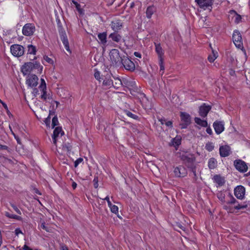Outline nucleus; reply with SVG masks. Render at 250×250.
Segmentation results:
<instances>
[{
  "mask_svg": "<svg viewBox=\"0 0 250 250\" xmlns=\"http://www.w3.org/2000/svg\"><path fill=\"white\" fill-rule=\"evenodd\" d=\"M174 173L176 177H184L187 176L188 172L184 167L179 166L175 168Z\"/></svg>",
  "mask_w": 250,
  "mask_h": 250,
  "instance_id": "9d476101",
  "label": "nucleus"
},
{
  "mask_svg": "<svg viewBox=\"0 0 250 250\" xmlns=\"http://www.w3.org/2000/svg\"><path fill=\"white\" fill-rule=\"evenodd\" d=\"M230 148L228 146H223L220 147V155L222 157L228 156L230 154Z\"/></svg>",
  "mask_w": 250,
  "mask_h": 250,
  "instance_id": "6ab92c4d",
  "label": "nucleus"
},
{
  "mask_svg": "<svg viewBox=\"0 0 250 250\" xmlns=\"http://www.w3.org/2000/svg\"><path fill=\"white\" fill-rule=\"evenodd\" d=\"M230 13L231 14H233L235 17L234 21L236 23H239L241 20V17L240 15H238L235 11L231 10L230 11Z\"/></svg>",
  "mask_w": 250,
  "mask_h": 250,
  "instance_id": "f704fd0d",
  "label": "nucleus"
},
{
  "mask_svg": "<svg viewBox=\"0 0 250 250\" xmlns=\"http://www.w3.org/2000/svg\"><path fill=\"white\" fill-rule=\"evenodd\" d=\"M41 67V70H42V67L40 66V64L39 62H36L35 63H34V68L33 69H39Z\"/></svg>",
  "mask_w": 250,
  "mask_h": 250,
  "instance_id": "603ef678",
  "label": "nucleus"
},
{
  "mask_svg": "<svg viewBox=\"0 0 250 250\" xmlns=\"http://www.w3.org/2000/svg\"><path fill=\"white\" fill-rule=\"evenodd\" d=\"M23 250H33L32 249H31L30 247L27 246L26 245H24L23 247Z\"/></svg>",
  "mask_w": 250,
  "mask_h": 250,
  "instance_id": "774afa93",
  "label": "nucleus"
},
{
  "mask_svg": "<svg viewBox=\"0 0 250 250\" xmlns=\"http://www.w3.org/2000/svg\"><path fill=\"white\" fill-rule=\"evenodd\" d=\"M205 147L207 150L209 151H211L214 149V146L211 143H207Z\"/></svg>",
  "mask_w": 250,
  "mask_h": 250,
  "instance_id": "a19ab883",
  "label": "nucleus"
},
{
  "mask_svg": "<svg viewBox=\"0 0 250 250\" xmlns=\"http://www.w3.org/2000/svg\"><path fill=\"white\" fill-rule=\"evenodd\" d=\"M59 134H61V136L64 135V132L62 131L61 127H56L53 131V133L52 136L53 142L55 145H56L57 138L59 137Z\"/></svg>",
  "mask_w": 250,
  "mask_h": 250,
  "instance_id": "ddd939ff",
  "label": "nucleus"
},
{
  "mask_svg": "<svg viewBox=\"0 0 250 250\" xmlns=\"http://www.w3.org/2000/svg\"><path fill=\"white\" fill-rule=\"evenodd\" d=\"M40 227L41 229L45 230L47 232H51V229L45 225V223L44 221H42L41 223Z\"/></svg>",
  "mask_w": 250,
  "mask_h": 250,
  "instance_id": "4c0bfd02",
  "label": "nucleus"
},
{
  "mask_svg": "<svg viewBox=\"0 0 250 250\" xmlns=\"http://www.w3.org/2000/svg\"><path fill=\"white\" fill-rule=\"evenodd\" d=\"M134 56H136V57H138V58H141V56H142V55H141V53H139V52H135L134 53Z\"/></svg>",
  "mask_w": 250,
  "mask_h": 250,
  "instance_id": "69168bd1",
  "label": "nucleus"
},
{
  "mask_svg": "<svg viewBox=\"0 0 250 250\" xmlns=\"http://www.w3.org/2000/svg\"><path fill=\"white\" fill-rule=\"evenodd\" d=\"M42 94L41 95V98L44 100H46L47 99V94L46 89L42 88Z\"/></svg>",
  "mask_w": 250,
  "mask_h": 250,
  "instance_id": "a18cd8bd",
  "label": "nucleus"
},
{
  "mask_svg": "<svg viewBox=\"0 0 250 250\" xmlns=\"http://www.w3.org/2000/svg\"><path fill=\"white\" fill-rule=\"evenodd\" d=\"M28 53L30 54H36L37 50L35 46L30 44L28 46Z\"/></svg>",
  "mask_w": 250,
  "mask_h": 250,
  "instance_id": "72a5a7b5",
  "label": "nucleus"
},
{
  "mask_svg": "<svg viewBox=\"0 0 250 250\" xmlns=\"http://www.w3.org/2000/svg\"><path fill=\"white\" fill-rule=\"evenodd\" d=\"M159 121H160L162 125L165 124L166 125L167 127H169L170 128L172 127V122L171 121H167V120L165 118H161L159 119Z\"/></svg>",
  "mask_w": 250,
  "mask_h": 250,
  "instance_id": "c756f323",
  "label": "nucleus"
},
{
  "mask_svg": "<svg viewBox=\"0 0 250 250\" xmlns=\"http://www.w3.org/2000/svg\"><path fill=\"white\" fill-rule=\"evenodd\" d=\"M194 121L197 124L201 125V126L207 127L208 126L207 122L205 120H201L199 118L195 117L194 118Z\"/></svg>",
  "mask_w": 250,
  "mask_h": 250,
  "instance_id": "a878e982",
  "label": "nucleus"
},
{
  "mask_svg": "<svg viewBox=\"0 0 250 250\" xmlns=\"http://www.w3.org/2000/svg\"><path fill=\"white\" fill-rule=\"evenodd\" d=\"M59 34L62 42H64L66 40H68L64 29H62L61 28V29H60Z\"/></svg>",
  "mask_w": 250,
  "mask_h": 250,
  "instance_id": "7c9ffc66",
  "label": "nucleus"
},
{
  "mask_svg": "<svg viewBox=\"0 0 250 250\" xmlns=\"http://www.w3.org/2000/svg\"><path fill=\"white\" fill-rule=\"evenodd\" d=\"M43 59L45 60L48 63L50 64H52L53 62V61L50 58H49L47 56H44L43 57Z\"/></svg>",
  "mask_w": 250,
  "mask_h": 250,
  "instance_id": "09e8293b",
  "label": "nucleus"
},
{
  "mask_svg": "<svg viewBox=\"0 0 250 250\" xmlns=\"http://www.w3.org/2000/svg\"><path fill=\"white\" fill-rule=\"evenodd\" d=\"M124 112L127 116L133 119L137 120L139 118L137 115L133 114L132 112L127 110H124Z\"/></svg>",
  "mask_w": 250,
  "mask_h": 250,
  "instance_id": "e433bc0d",
  "label": "nucleus"
},
{
  "mask_svg": "<svg viewBox=\"0 0 250 250\" xmlns=\"http://www.w3.org/2000/svg\"><path fill=\"white\" fill-rule=\"evenodd\" d=\"M172 143L174 146L178 147L181 144V137L180 136H177L172 139Z\"/></svg>",
  "mask_w": 250,
  "mask_h": 250,
  "instance_id": "c85d7f7f",
  "label": "nucleus"
},
{
  "mask_svg": "<svg viewBox=\"0 0 250 250\" xmlns=\"http://www.w3.org/2000/svg\"><path fill=\"white\" fill-rule=\"evenodd\" d=\"M103 199L105 200H106L107 201V204H108V206L109 207L112 205V204L111 203V202L109 200V197L108 196H107L105 198H104Z\"/></svg>",
  "mask_w": 250,
  "mask_h": 250,
  "instance_id": "6e6d98bb",
  "label": "nucleus"
},
{
  "mask_svg": "<svg viewBox=\"0 0 250 250\" xmlns=\"http://www.w3.org/2000/svg\"><path fill=\"white\" fill-rule=\"evenodd\" d=\"M57 25H58V27L59 33H60V29H61V28L62 29H64L62 27V25H61V22H60V21L59 20L58 21Z\"/></svg>",
  "mask_w": 250,
  "mask_h": 250,
  "instance_id": "bf43d9fd",
  "label": "nucleus"
},
{
  "mask_svg": "<svg viewBox=\"0 0 250 250\" xmlns=\"http://www.w3.org/2000/svg\"><path fill=\"white\" fill-rule=\"evenodd\" d=\"M188 168L193 173L194 178H196L197 175H196V165H194L192 166V167H190Z\"/></svg>",
  "mask_w": 250,
  "mask_h": 250,
  "instance_id": "79ce46f5",
  "label": "nucleus"
},
{
  "mask_svg": "<svg viewBox=\"0 0 250 250\" xmlns=\"http://www.w3.org/2000/svg\"><path fill=\"white\" fill-rule=\"evenodd\" d=\"M0 149L4 150H8V147L7 146L2 145L0 144Z\"/></svg>",
  "mask_w": 250,
  "mask_h": 250,
  "instance_id": "052dcab7",
  "label": "nucleus"
},
{
  "mask_svg": "<svg viewBox=\"0 0 250 250\" xmlns=\"http://www.w3.org/2000/svg\"><path fill=\"white\" fill-rule=\"evenodd\" d=\"M44 122L47 125H49L50 122V116H48V117H47L45 120Z\"/></svg>",
  "mask_w": 250,
  "mask_h": 250,
  "instance_id": "4d7b16f0",
  "label": "nucleus"
},
{
  "mask_svg": "<svg viewBox=\"0 0 250 250\" xmlns=\"http://www.w3.org/2000/svg\"><path fill=\"white\" fill-rule=\"evenodd\" d=\"M234 193L237 198L242 200L244 198L245 188L242 186H238L234 188Z\"/></svg>",
  "mask_w": 250,
  "mask_h": 250,
  "instance_id": "9b49d317",
  "label": "nucleus"
},
{
  "mask_svg": "<svg viewBox=\"0 0 250 250\" xmlns=\"http://www.w3.org/2000/svg\"><path fill=\"white\" fill-rule=\"evenodd\" d=\"M155 11V8L153 6H148L146 10V16L148 19L151 18L152 15Z\"/></svg>",
  "mask_w": 250,
  "mask_h": 250,
  "instance_id": "393cba45",
  "label": "nucleus"
},
{
  "mask_svg": "<svg viewBox=\"0 0 250 250\" xmlns=\"http://www.w3.org/2000/svg\"><path fill=\"white\" fill-rule=\"evenodd\" d=\"M109 39H111L113 41L119 42L122 39V36L118 33V32L114 31L111 33L108 37Z\"/></svg>",
  "mask_w": 250,
  "mask_h": 250,
  "instance_id": "412c9836",
  "label": "nucleus"
},
{
  "mask_svg": "<svg viewBox=\"0 0 250 250\" xmlns=\"http://www.w3.org/2000/svg\"><path fill=\"white\" fill-rule=\"evenodd\" d=\"M179 157L188 168L192 167L195 165V162L196 158L194 155L188 151L181 150L179 153Z\"/></svg>",
  "mask_w": 250,
  "mask_h": 250,
  "instance_id": "f257e3e1",
  "label": "nucleus"
},
{
  "mask_svg": "<svg viewBox=\"0 0 250 250\" xmlns=\"http://www.w3.org/2000/svg\"><path fill=\"white\" fill-rule=\"evenodd\" d=\"M214 181L218 184V186H222L225 183V180L224 177L221 176L220 175H215L213 178Z\"/></svg>",
  "mask_w": 250,
  "mask_h": 250,
  "instance_id": "4be33fe9",
  "label": "nucleus"
},
{
  "mask_svg": "<svg viewBox=\"0 0 250 250\" xmlns=\"http://www.w3.org/2000/svg\"><path fill=\"white\" fill-rule=\"evenodd\" d=\"M42 83L40 85V88L46 89V83L44 80L43 79H41Z\"/></svg>",
  "mask_w": 250,
  "mask_h": 250,
  "instance_id": "3c124183",
  "label": "nucleus"
},
{
  "mask_svg": "<svg viewBox=\"0 0 250 250\" xmlns=\"http://www.w3.org/2000/svg\"><path fill=\"white\" fill-rule=\"evenodd\" d=\"M110 25L113 30L116 32H118L122 28L123 22L121 20H117L111 21Z\"/></svg>",
  "mask_w": 250,
  "mask_h": 250,
  "instance_id": "f3484780",
  "label": "nucleus"
},
{
  "mask_svg": "<svg viewBox=\"0 0 250 250\" xmlns=\"http://www.w3.org/2000/svg\"><path fill=\"white\" fill-rule=\"evenodd\" d=\"M234 165L236 169L240 172H245L248 170L246 163L242 160L238 159L234 161Z\"/></svg>",
  "mask_w": 250,
  "mask_h": 250,
  "instance_id": "6e6552de",
  "label": "nucleus"
},
{
  "mask_svg": "<svg viewBox=\"0 0 250 250\" xmlns=\"http://www.w3.org/2000/svg\"><path fill=\"white\" fill-rule=\"evenodd\" d=\"M35 31V27L32 23H26L22 28V33L26 36H30L33 34Z\"/></svg>",
  "mask_w": 250,
  "mask_h": 250,
  "instance_id": "1a4fd4ad",
  "label": "nucleus"
},
{
  "mask_svg": "<svg viewBox=\"0 0 250 250\" xmlns=\"http://www.w3.org/2000/svg\"><path fill=\"white\" fill-rule=\"evenodd\" d=\"M159 63L160 67V73L161 75L164 73L165 66L164 64V59H159Z\"/></svg>",
  "mask_w": 250,
  "mask_h": 250,
  "instance_id": "c9c22d12",
  "label": "nucleus"
},
{
  "mask_svg": "<svg viewBox=\"0 0 250 250\" xmlns=\"http://www.w3.org/2000/svg\"><path fill=\"white\" fill-rule=\"evenodd\" d=\"M180 118L182 123L180 124L181 128H186L191 123V117L189 114L181 112Z\"/></svg>",
  "mask_w": 250,
  "mask_h": 250,
  "instance_id": "39448f33",
  "label": "nucleus"
},
{
  "mask_svg": "<svg viewBox=\"0 0 250 250\" xmlns=\"http://www.w3.org/2000/svg\"><path fill=\"white\" fill-rule=\"evenodd\" d=\"M113 84V80L109 79H105L103 82V85L107 86V87H111L112 86V84Z\"/></svg>",
  "mask_w": 250,
  "mask_h": 250,
  "instance_id": "473e14b6",
  "label": "nucleus"
},
{
  "mask_svg": "<svg viewBox=\"0 0 250 250\" xmlns=\"http://www.w3.org/2000/svg\"><path fill=\"white\" fill-rule=\"evenodd\" d=\"M81 6L79 3L77 4V5H76V8L77 10H78V11L80 14H82L83 13V9L81 8Z\"/></svg>",
  "mask_w": 250,
  "mask_h": 250,
  "instance_id": "5fc2aeb1",
  "label": "nucleus"
},
{
  "mask_svg": "<svg viewBox=\"0 0 250 250\" xmlns=\"http://www.w3.org/2000/svg\"><path fill=\"white\" fill-rule=\"evenodd\" d=\"M11 52L15 57H21L24 52V48L19 44H13L10 47Z\"/></svg>",
  "mask_w": 250,
  "mask_h": 250,
  "instance_id": "20e7f679",
  "label": "nucleus"
},
{
  "mask_svg": "<svg viewBox=\"0 0 250 250\" xmlns=\"http://www.w3.org/2000/svg\"><path fill=\"white\" fill-rule=\"evenodd\" d=\"M38 78L35 75H31L26 80L27 84L30 87H35L38 84Z\"/></svg>",
  "mask_w": 250,
  "mask_h": 250,
  "instance_id": "a211bd4d",
  "label": "nucleus"
},
{
  "mask_svg": "<svg viewBox=\"0 0 250 250\" xmlns=\"http://www.w3.org/2000/svg\"><path fill=\"white\" fill-rule=\"evenodd\" d=\"M34 68V63L28 62L25 63L21 67V72L25 75L30 73Z\"/></svg>",
  "mask_w": 250,
  "mask_h": 250,
  "instance_id": "4468645a",
  "label": "nucleus"
},
{
  "mask_svg": "<svg viewBox=\"0 0 250 250\" xmlns=\"http://www.w3.org/2000/svg\"><path fill=\"white\" fill-rule=\"evenodd\" d=\"M122 85V82L118 78H114V81H113V84L112 86L116 89H118Z\"/></svg>",
  "mask_w": 250,
  "mask_h": 250,
  "instance_id": "cd10ccee",
  "label": "nucleus"
},
{
  "mask_svg": "<svg viewBox=\"0 0 250 250\" xmlns=\"http://www.w3.org/2000/svg\"><path fill=\"white\" fill-rule=\"evenodd\" d=\"M5 215L6 217H7L9 218L15 219H16L17 220H20V221L22 220V218L21 216L15 215V214H10L8 212H5Z\"/></svg>",
  "mask_w": 250,
  "mask_h": 250,
  "instance_id": "2f4dec72",
  "label": "nucleus"
},
{
  "mask_svg": "<svg viewBox=\"0 0 250 250\" xmlns=\"http://www.w3.org/2000/svg\"><path fill=\"white\" fill-rule=\"evenodd\" d=\"M155 51L158 54L159 59H163V56L164 54V51L160 43H155Z\"/></svg>",
  "mask_w": 250,
  "mask_h": 250,
  "instance_id": "aec40b11",
  "label": "nucleus"
},
{
  "mask_svg": "<svg viewBox=\"0 0 250 250\" xmlns=\"http://www.w3.org/2000/svg\"><path fill=\"white\" fill-rule=\"evenodd\" d=\"M94 183V187L95 188H97L98 187V178L97 176H95L93 181Z\"/></svg>",
  "mask_w": 250,
  "mask_h": 250,
  "instance_id": "49530a36",
  "label": "nucleus"
},
{
  "mask_svg": "<svg viewBox=\"0 0 250 250\" xmlns=\"http://www.w3.org/2000/svg\"><path fill=\"white\" fill-rule=\"evenodd\" d=\"M106 36L107 34L106 32L100 33L98 34V38L100 43L104 45H105L107 42Z\"/></svg>",
  "mask_w": 250,
  "mask_h": 250,
  "instance_id": "5701e85b",
  "label": "nucleus"
},
{
  "mask_svg": "<svg viewBox=\"0 0 250 250\" xmlns=\"http://www.w3.org/2000/svg\"><path fill=\"white\" fill-rule=\"evenodd\" d=\"M213 127L216 134H219L224 130V124L223 122L215 121L213 123Z\"/></svg>",
  "mask_w": 250,
  "mask_h": 250,
  "instance_id": "2eb2a0df",
  "label": "nucleus"
},
{
  "mask_svg": "<svg viewBox=\"0 0 250 250\" xmlns=\"http://www.w3.org/2000/svg\"><path fill=\"white\" fill-rule=\"evenodd\" d=\"M14 137L15 139L16 140L17 143L19 144H21V140H20V138L16 134H14Z\"/></svg>",
  "mask_w": 250,
  "mask_h": 250,
  "instance_id": "13d9d810",
  "label": "nucleus"
},
{
  "mask_svg": "<svg viewBox=\"0 0 250 250\" xmlns=\"http://www.w3.org/2000/svg\"><path fill=\"white\" fill-rule=\"evenodd\" d=\"M215 58H216V57H215L214 55L213 56L210 55L208 57V60L210 62H214Z\"/></svg>",
  "mask_w": 250,
  "mask_h": 250,
  "instance_id": "864d4df0",
  "label": "nucleus"
},
{
  "mask_svg": "<svg viewBox=\"0 0 250 250\" xmlns=\"http://www.w3.org/2000/svg\"><path fill=\"white\" fill-rule=\"evenodd\" d=\"M109 208H110V210L112 213H114L116 214L118 213L119 208L117 206L112 205L111 206L109 207Z\"/></svg>",
  "mask_w": 250,
  "mask_h": 250,
  "instance_id": "58836bf2",
  "label": "nucleus"
},
{
  "mask_svg": "<svg viewBox=\"0 0 250 250\" xmlns=\"http://www.w3.org/2000/svg\"><path fill=\"white\" fill-rule=\"evenodd\" d=\"M3 159L7 160L9 161H11V160L10 159L6 158L5 157L3 156L2 155H0V162H1L2 161H3Z\"/></svg>",
  "mask_w": 250,
  "mask_h": 250,
  "instance_id": "680f3d73",
  "label": "nucleus"
},
{
  "mask_svg": "<svg viewBox=\"0 0 250 250\" xmlns=\"http://www.w3.org/2000/svg\"><path fill=\"white\" fill-rule=\"evenodd\" d=\"M211 108V106L203 104L199 107V113L200 116L204 118L206 117Z\"/></svg>",
  "mask_w": 250,
  "mask_h": 250,
  "instance_id": "f8f14e48",
  "label": "nucleus"
},
{
  "mask_svg": "<svg viewBox=\"0 0 250 250\" xmlns=\"http://www.w3.org/2000/svg\"><path fill=\"white\" fill-rule=\"evenodd\" d=\"M232 40L237 48L244 50L245 52V50L244 49L242 38L241 33L238 30H235L233 31L232 34Z\"/></svg>",
  "mask_w": 250,
  "mask_h": 250,
  "instance_id": "7ed1b4c3",
  "label": "nucleus"
},
{
  "mask_svg": "<svg viewBox=\"0 0 250 250\" xmlns=\"http://www.w3.org/2000/svg\"><path fill=\"white\" fill-rule=\"evenodd\" d=\"M38 90L37 88H35L33 89V94L35 96H36L38 94Z\"/></svg>",
  "mask_w": 250,
  "mask_h": 250,
  "instance_id": "e2e57ef3",
  "label": "nucleus"
},
{
  "mask_svg": "<svg viewBox=\"0 0 250 250\" xmlns=\"http://www.w3.org/2000/svg\"><path fill=\"white\" fill-rule=\"evenodd\" d=\"M121 62L126 70L130 71L135 70V66L134 62L127 57L124 56L121 60Z\"/></svg>",
  "mask_w": 250,
  "mask_h": 250,
  "instance_id": "423d86ee",
  "label": "nucleus"
},
{
  "mask_svg": "<svg viewBox=\"0 0 250 250\" xmlns=\"http://www.w3.org/2000/svg\"><path fill=\"white\" fill-rule=\"evenodd\" d=\"M225 203L227 204L234 205V208L237 210L244 209L248 207V204L246 202H244L243 204H239L229 192L227 193Z\"/></svg>",
  "mask_w": 250,
  "mask_h": 250,
  "instance_id": "f03ea898",
  "label": "nucleus"
},
{
  "mask_svg": "<svg viewBox=\"0 0 250 250\" xmlns=\"http://www.w3.org/2000/svg\"><path fill=\"white\" fill-rule=\"evenodd\" d=\"M200 8L206 9L211 7L212 4V0H195Z\"/></svg>",
  "mask_w": 250,
  "mask_h": 250,
  "instance_id": "dca6fc26",
  "label": "nucleus"
},
{
  "mask_svg": "<svg viewBox=\"0 0 250 250\" xmlns=\"http://www.w3.org/2000/svg\"><path fill=\"white\" fill-rule=\"evenodd\" d=\"M10 205L14 209V210L18 214H20V215L21 214V211L20 210V209L17 208V207L16 205H15L14 204H13L12 203H10Z\"/></svg>",
  "mask_w": 250,
  "mask_h": 250,
  "instance_id": "c03bdc74",
  "label": "nucleus"
},
{
  "mask_svg": "<svg viewBox=\"0 0 250 250\" xmlns=\"http://www.w3.org/2000/svg\"><path fill=\"white\" fill-rule=\"evenodd\" d=\"M83 161V159L82 158H78L76 161L74 162V166L75 167H77L78 165L81 163Z\"/></svg>",
  "mask_w": 250,
  "mask_h": 250,
  "instance_id": "8fccbe9b",
  "label": "nucleus"
},
{
  "mask_svg": "<svg viewBox=\"0 0 250 250\" xmlns=\"http://www.w3.org/2000/svg\"><path fill=\"white\" fill-rule=\"evenodd\" d=\"M59 124L58 118L57 116H54L52 120V127L54 128L55 126Z\"/></svg>",
  "mask_w": 250,
  "mask_h": 250,
  "instance_id": "ea45409f",
  "label": "nucleus"
},
{
  "mask_svg": "<svg viewBox=\"0 0 250 250\" xmlns=\"http://www.w3.org/2000/svg\"><path fill=\"white\" fill-rule=\"evenodd\" d=\"M94 77L96 80L99 81H100V72L98 71L97 69H95Z\"/></svg>",
  "mask_w": 250,
  "mask_h": 250,
  "instance_id": "37998d69",
  "label": "nucleus"
},
{
  "mask_svg": "<svg viewBox=\"0 0 250 250\" xmlns=\"http://www.w3.org/2000/svg\"><path fill=\"white\" fill-rule=\"evenodd\" d=\"M110 60L113 64H117L121 62L123 57H120L119 51L118 49H112L109 53Z\"/></svg>",
  "mask_w": 250,
  "mask_h": 250,
  "instance_id": "0eeeda50",
  "label": "nucleus"
},
{
  "mask_svg": "<svg viewBox=\"0 0 250 250\" xmlns=\"http://www.w3.org/2000/svg\"><path fill=\"white\" fill-rule=\"evenodd\" d=\"M64 47H65V48L66 49V50L68 51H70V48H69V42H68V40H66L65 41H64V42H62Z\"/></svg>",
  "mask_w": 250,
  "mask_h": 250,
  "instance_id": "de8ad7c7",
  "label": "nucleus"
},
{
  "mask_svg": "<svg viewBox=\"0 0 250 250\" xmlns=\"http://www.w3.org/2000/svg\"><path fill=\"white\" fill-rule=\"evenodd\" d=\"M208 166L209 169H214L217 166V161L214 158L209 159L208 162Z\"/></svg>",
  "mask_w": 250,
  "mask_h": 250,
  "instance_id": "bb28decb",
  "label": "nucleus"
},
{
  "mask_svg": "<svg viewBox=\"0 0 250 250\" xmlns=\"http://www.w3.org/2000/svg\"><path fill=\"white\" fill-rule=\"evenodd\" d=\"M206 131L209 134V135H211L212 133V130L210 128V127H208L206 129Z\"/></svg>",
  "mask_w": 250,
  "mask_h": 250,
  "instance_id": "0e129e2a",
  "label": "nucleus"
},
{
  "mask_svg": "<svg viewBox=\"0 0 250 250\" xmlns=\"http://www.w3.org/2000/svg\"><path fill=\"white\" fill-rule=\"evenodd\" d=\"M15 233L17 235H18L19 234L22 233V232L20 229H15Z\"/></svg>",
  "mask_w": 250,
  "mask_h": 250,
  "instance_id": "338daca9",
  "label": "nucleus"
},
{
  "mask_svg": "<svg viewBox=\"0 0 250 250\" xmlns=\"http://www.w3.org/2000/svg\"><path fill=\"white\" fill-rule=\"evenodd\" d=\"M227 192V191H219L217 193V197L222 203L226 202Z\"/></svg>",
  "mask_w": 250,
  "mask_h": 250,
  "instance_id": "b1692460",
  "label": "nucleus"
}]
</instances>
